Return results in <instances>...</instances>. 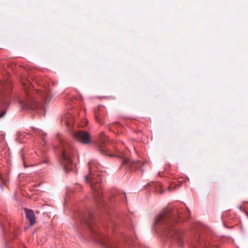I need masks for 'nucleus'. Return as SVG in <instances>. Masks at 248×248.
<instances>
[{
    "label": "nucleus",
    "instance_id": "nucleus-1",
    "mask_svg": "<svg viewBox=\"0 0 248 248\" xmlns=\"http://www.w3.org/2000/svg\"><path fill=\"white\" fill-rule=\"evenodd\" d=\"M176 222L177 220L173 217L172 212L169 209H165L156 217L154 223L155 225L163 226V235L170 239L171 243L182 247L184 243L182 232L174 227Z\"/></svg>",
    "mask_w": 248,
    "mask_h": 248
},
{
    "label": "nucleus",
    "instance_id": "nucleus-2",
    "mask_svg": "<svg viewBox=\"0 0 248 248\" xmlns=\"http://www.w3.org/2000/svg\"><path fill=\"white\" fill-rule=\"evenodd\" d=\"M89 173L84 176L86 183H89L91 187L93 196L96 201H100L102 198V189L100 179L97 178V174L93 173V168L91 162H89Z\"/></svg>",
    "mask_w": 248,
    "mask_h": 248
},
{
    "label": "nucleus",
    "instance_id": "nucleus-3",
    "mask_svg": "<svg viewBox=\"0 0 248 248\" xmlns=\"http://www.w3.org/2000/svg\"><path fill=\"white\" fill-rule=\"evenodd\" d=\"M73 148L68 144L63 146L62 161L65 170H69V165L72 163L71 156L73 155Z\"/></svg>",
    "mask_w": 248,
    "mask_h": 248
},
{
    "label": "nucleus",
    "instance_id": "nucleus-4",
    "mask_svg": "<svg viewBox=\"0 0 248 248\" xmlns=\"http://www.w3.org/2000/svg\"><path fill=\"white\" fill-rule=\"evenodd\" d=\"M74 137L78 141L84 144H89L91 141L90 135L85 131H78L74 133Z\"/></svg>",
    "mask_w": 248,
    "mask_h": 248
},
{
    "label": "nucleus",
    "instance_id": "nucleus-5",
    "mask_svg": "<svg viewBox=\"0 0 248 248\" xmlns=\"http://www.w3.org/2000/svg\"><path fill=\"white\" fill-rule=\"evenodd\" d=\"M36 92L41 96L46 104H48L53 96L50 90L48 88L36 90Z\"/></svg>",
    "mask_w": 248,
    "mask_h": 248
},
{
    "label": "nucleus",
    "instance_id": "nucleus-6",
    "mask_svg": "<svg viewBox=\"0 0 248 248\" xmlns=\"http://www.w3.org/2000/svg\"><path fill=\"white\" fill-rule=\"evenodd\" d=\"M80 221L81 223L86 225L91 231H93V215L89 213L88 217L81 216Z\"/></svg>",
    "mask_w": 248,
    "mask_h": 248
},
{
    "label": "nucleus",
    "instance_id": "nucleus-7",
    "mask_svg": "<svg viewBox=\"0 0 248 248\" xmlns=\"http://www.w3.org/2000/svg\"><path fill=\"white\" fill-rule=\"evenodd\" d=\"M25 213L26 218L29 220L31 226L33 225L35 223V216L33 211L31 209H25Z\"/></svg>",
    "mask_w": 248,
    "mask_h": 248
},
{
    "label": "nucleus",
    "instance_id": "nucleus-8",
    "mask_svg": "<svg viewBox=\"0 0 248 248\" xmlns=\"http://www.w3.org/2000/svg\"><path fill=\"white\" fill-rule=\"evenodd\" d=\"M107 139H108V138L106 137V136L105 135L104 133L101 132L100 133V140H100V145L99 147V150L100 152L102 154L106 155V153H105L106 151L103 148V146L105 144L107 140Z\"/></svg>",
    "mask_w": 248,
    "mask_h": 248
},
{
    "label": "nucleus",
    "instance_id": "nucleus-9",
    "mask_svg": "<svg viewBox=\"0 0 248 248\" xmlns=\"http://www.w3.org/2000/svg\"><path fill=\"white\" fill-rule=\"evenodd\" d=\"M0 106L1 107V109H0V118L3 117L7 111V108L8 106V101L7 100L1 99L0 100Z\"/></svg>",
    "mask_w": 248,
    "mask_h": 248
},
{
    "label": "nucleus",
    "instance_id": "nucleus-10",
    "mask_svg": "<svg viewBox=\"0 0 248 248\" xmlns=\"http://www.w3.org/2000/svg\"><path fill=\"white\" fill-rule=\"evenodd\" d=\"M23 88L27 93L28 96H30V91H31L32 89V86L31 85V83L29 81H27L26 83L22 82ZM30 99H31V97L29 96Z\"/></svg>",
    "mask_w": 248,
    "mask_h": 248
},
{
    "label": "nucleus",
    "instance_id": "nucleus-11",
    "mask_svg": "<svg viewBox=\"0 0 248 248\" xmlns=\"http://www.w3.org/2000/svg\"><path fill=\"white\" fill-rule=\"evenodd\" d=\"M34 101L35 103V104L33 105H31V103L30 102L27 103L28 105L29 106V108H30L31 109H34L39 107V105L38 103L36 102V101Z\"/></svg>",
    "mask_w": 248,
    "mask_h": 248
},
{
    "label": "nucleus",
    "instance_id": "nucleus-12",
    "mask_svg": "<svg viewBox=\"0 0 248 248\" xmlns=\"http://www.w3.org/2000/svg\"><path fill=\"white\" fill-rule=\"evenodd\" d=\"M130 162V160L127 158H125L124 159L123 163L124 164H129Z\"/></svg>",
    "mask_w": 248,
    "mask_h": 248
},
{
    "label": "nucleus",
    "instance_id": "nucleus-13",
    "mask_svg": "<svg viewBox=\"0 0 248 248\" xmlns=\"http://www.w3.org/2000/svg\"><path fill=\"white\" fill-rule=\"evenodd\" d=\"M44 163H46V165H47V162H46V161H44Z\"/></svg>",
    "mask_w": 248,
    "mask_h": 248
},
{
    "label": "nucleus",
    "instance_id": "nucleus-14",
    "mask_svg": "<svg viewBox=\"0 0 248 248\" xmlns=\"http://www.w3.org/2000/svg\"><path fill=\"white\" fill-rule=\"evenodd\" d=\"M95 117H96V120H97V121H98V120H97V117L96 115H95Z\"/></svg>",
    "mask_w": 248,
    "mask_h": 248
},
{
    "label": "nucleus",
    "instance_id": "nucleus-15",
    "mask_svg": "<svg viewBox=\"0 0 248 248\" xmlns=\"http://www.w3.org/2000/svg\"><path fill=\"white\" fill-rule=\"evenodd\" d=\"M170 187H168V190H170Z\"/></svg>",
    "mask_w": 248,
    "mask_h": 248
},
{
    "label": "nucleus",
    "instance_id": "nucleus-16",
    "mask_svg": "<svg viewBox=\"0 0 248 248\" xmlns=\"http://www.w3.org/2000/svg\"><path fill=\"white\" fill-rule=\"evenodd\" d=\"M162 193H163V191H161V192H160V194H161Z\"/></svg>",
    "mask_w": 248,
    "mask_h": 248
}]
</instances>
